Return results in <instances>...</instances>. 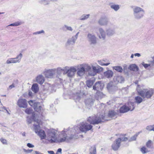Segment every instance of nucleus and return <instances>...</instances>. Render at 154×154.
<instances>
[{"label":"nucleus","mask_w":154,"mask_h":154,"mask_svg":"<svg viewBox=\"0 0 154 154\" xmlns=\"http://www.w3.org/2000/svg\"><path fill=\"white\" fill-rule=\"evenodd\" d=\"M71 130H64L61 131L57 137L56 134L57 131L52 129L49 131L47 135V140L51 143L54 142L62 143L65 141H68L73 138L77 139L78 136L75 135L74 132Z\"/></svg>","instance_id":"obj_1"},{"label":"nucleus","mask_w":154,"mask_h":154,"mask_svg":"<svg viewBox=\"0 0 154 154\" xmlns=\"http://www.w3.org/2000/svg\"><path fill=\"white\" fill-rule=\"evenodd\" d=\"M92 128V126L90 124L86 122H83L80 123L79 127H75L72 128V130L76 135V134L80 133L81 132L86 133L87 131L91 130Z\"/></svg>","instance_id":"obj_2"},{"label":"nucleus","mask_w":154,"mask_h":154,"mask_svg":"<svg viewBox=\"0 0 154 154\" xmlns=\"http://www.w3.org/2000/svg\"><path fill=\"white\" fill-rule=\"evenodd\" d=\"M137 90L138 94L143 98H150L154 93V90L152 89H141L140 85H137Z\"/></svg>","instance_id":"obj_3"},{"label":"nucleus","mask_w":154,"mask_h":154,"mask_svg":"<svg viewBox=\"0 0 154 154\" xmlns=\"http://www.w3.org/2000/svg\"><path fill=\"white\" fill-rule=\"evenodd\" d=\"M105 114L101 115L97 114V116L89 117L87 121L90 124L96 125L99 124L104 121L107 120L105 118Z\"/></svg>","instance_id":"obj_4"},{"label":"nucleus","mask_w":154,"mask_h":154,"mask_svg":"<svg viewBox=\"0 0 154 154\" xmlns=\"http://www.w3.org/2000/svg\"><path fill=\"white\" fill-rule=\"evenodd\" d=\"M77 67V74L78 76L81 77L85 73V72H88L91 69V66L87 64L83 63L75 66Z\"/></svg>","instance_id":"obj_5"},{"label":"nucleus","mask_w":154,"mask_h":154,"mask_svg":"<svg viewBox=\"0 0 154 154\" xmlns=\"http://www.w3.org/2000/svg\"><path fill=\"white\" fill-rule=\"evenodd\" d=\"M144 13V10L140 7L135 6L133 8V14L135 19L141 18L143 16Z\"/></svg>","instance_id":"obj_6"},{"label":"nucleus","mask_w":154,"mask_h":154,"mask_svg":"<svg viewBox=\"0 0 154 154\" xmlns=\"http://www.w3.org/2000/svg\"><path fill=\"white\" fill-rule=\"evenodd\" d=\"M33 128L35 133L37 134L41 138V139H45L46 135L44 131L40 129V127L39 125L34 124Z\"/></svg>","instance_id":"obj_7"},{"label":"nucleus","mask_w":154,"mask_h":154,"mask_svg":"<svg viewBox=\"0 0 154 154\" xmlns=\"http://www.w3.org/2000/svg\"><path fill=\"white\" fill-rule=\"evenodd\" d=\"M23 56V54L21 53H20L17 55L16 57L9 58L7 60L6 63L10 64L19 63L20 62Z\"/></svg>","instance_id":"obj_8"},{"label":"nucleus","mask_w":154,"mask_h":154,"mask_svg":"<svg viewBox=\"0 0 154 154\" xmlns=\"http://www.w3.org/2000/svg\"><path fill=\"white\" fill-rule=\"evenodd\" d=\"M68 68L65 69V72H64V74H67V76L69 77H72L73 76L75 73L77 71V67L75 66H74L68 67L67 66Z\"/></svg>","instance_id":"obj_9"},{"label":"nucleus","mask_w":154,"mask_h":154,"mask_svg":"<svg viewBox=\"0 0 154 154\" xmlns=\"http://www.w3.org/2000/svg\"><path fill=\"white\" fill-rule=\"evenodd\" d=\"M87 38L88 41L91 45H94L97 43V38L94 34L88 33Z\"/></svg>","instance_id":"obj_10"},{"label":"nucleus","mask_w":154,"mask_h":154,"mask_svg":"<svg viewBox=\"0 0 154 154\" xmlns=\"http://www.w3.org/2000/svg\"><path fill=\"white\" fill-rule=\"evenodd\" d=\"M92 69L91 67V69L88 71V74L89 75L92 76H94L96 75L97 73H99L100 71L103 70V68L97 65L96 66H92Z\"/></svg>","instance_id":"obj_11"},{"label":"nucleus","mask_w":154,"mask_h":154,"mask_svg":"<svg viewBox=\"0 0 154 154\" xmlns=\"http://www.w3.org/2000/svg\"><path fill=\"white\" fill-rule=\"evenodd\" d=\"M109 27L106 29V35L108 37H111L114 35L116 32V26L113 24L110 23L108 25Z\"/></svg>","instance_id":"obj_12"},{"label":"nucleus","mask_w":154,"mask_h":154,"mask_svg":"<svg viewBox=\"0 0 154 154\" xmlns=\"http://www.w3.org/2000/svg\"><path fill=\"white\" fill-rule=\"evenodd\" d=\"M128 107L126 106H123L120 108L119 111L121 113H124L127 112L129 110L132 111L134 109L133 103H130L129 102L128 103Z\"/></svg>","instance_id":"obj_13"},{"label":"nucleus","mask_w":154,"mask_h":154,"mask_svg":"<svg viewBox=\"0 0 154 154\" xmlns=\"http://www.w3.org/2000/svg\"><path fill=\"white\" fill-rule=\"evenodd\" d=\"M55 69H45L44 72V74L45 77L52 79L54 77L55 75Z\"/></svg>","instance_id":"obj_14"},{"label":"nucleus","mask_w":154,"mask_h":154,"mask_svg":"<svg viewBox=\"0 0 154 154\" xmlns=\"http://www.w3.org/2000/svg\"><path fill=\"white\" fill-rule=\"evenodd\" d=\"M98 24L101 26H106L109 25V20L106 16H103L101 17L98 21Z\"/></svg>","instance_id":"obj_15"},{"label":"nucleus","mask_w":154,"mask_h":154,"mask_svg":"<svg viewBox=\"0 0 154 154\" xmlns=\"http://www.w3.org/2000/svg\"><path fill=\"white\" fill-rule=\"evenodd\" d=\"M17 105L21 108H26L27 107V103L25 99H20L17 102Z\"/></svg>","instance_id":"obj_16"},{"label":"nucleus","mask_w":154,"mask_h":154,"mask_svg":"<svg viewBox=\"0 0 154 154\" xmlns=\"http://www.w3.org/2000/svg\"><path fill=\"white\" fill-rule=\"evenodd\" d=\"M99 33L97 35L100 39L104 40L106 37V32L102 28H100L99 29Z\"/></svg>","instance_id":"obj_17"},{"label":"nucleus","mask_w":154,"mask_h":154,"mask_svg":"<svg viewBox=\"0 0 154 154\" xmlns=\"http://www.w3.org/2000/svg\"><path fill=\"white\" fill-rule=\"evenodd\" d=\"M148 63H145L144 62H142V65L145 69H150L154 68V57L153 58V61H148Z\"/></svg>","instance_id":"obj_18"},{"label":"nucleus","mask_w":154,"mask_h":154,"mask_svg":"<svg viewBox=\"0 0 154 154\" xmlns=\"http://www.w3.org/2000/svg\"><path fill=\"white\" fill-rule=\"evenodd\" d=\"M104 87V85L100 82H96L93 86V89L94 90L99 91L102 90Z\"/></svg>","instance_id":"obj_19"},{"label":"nucleus","mask_w":154,"mask_h":154,"mask_svg":"<svg viewBox=\"0 0 154 154\" xmlns=\"http://www.w3.org/2000/svg\"><path fill=\"white\" fill-rule=\"evenodd\" d=\"M94 102V100L91 96L89 98H87L85 100V105L88 108H89L92 106Z\"/></svg>","instance_id":"obj_20"},{"label":"nucleus","mask_w":154,"mask_h":154,"mask_svg":"<svg viewBox=\"0 0 154 154\" xmlns=\"http://www.w3.org/2000/svg\"><path fill=\"white\" fill-rule=\"evenodd\" d=\"M121 140L117 139L112 145V147L114 150H118L120 146Z\"/></svg>","instance_id":"obj_21"},{"label":"nucleus","mask_w":154,"mask_h":154,"mask_svg":"<svg viewBox=\"0 0 154 154\" xmlns=\"http://www.w3.org/2000/svg\"><path fill=\"white\" fill-rule=\"evenodd\" d=\"M35 115L33 113L32 114V116L31 117H29L28 116L27 117V121L29 124H30L31 123L32 120H33L35 122H36L38 123L37 125H39L40 124V121L38 119H35Z\"/></svg>","instance_id":"obj_22"},{"label":"nucleus","mask_w":154,"mask_h":154,"mask_svg":"<svg viewBox=\"0 0 154 154\" xmlns=\"http://www.w3.org/2000/svg\"><path fill=\"white\" fill-rule=\"evenodd\" d=\"M113 81L115 84H117L118 83H122L124 82V79L122 76H116L114 77Z\"/></svg>","instance_id":"obj_23"},{"label":"nucleus","mask_w":154,"mask_h":154,"mask_svg":"<svg viewBox=\"0 0 154 154\" xmlns=\"http://www.w3.org/2000/svg\"><path fill=\"white\" fill-rule=\"evenodd\" d=\"M44 87H45V89H46V88H48L47 89L48 92L50 93H53L55 91L56 88L53 85H51L50 84L48 83L45 84Z\"/></svg>","instance_id":"obj_24"},{"label":"nucleus","mask_w":154,"mask_h":154,"mask_svg":"<svg viewBox=\"0 0 154 154\" xmlns=\"http://www.w3.org/2000/svg\"><path fill=\"white\" fill-rule=\"evenodd\" d=\"M143 100V98L139 96H137L135 97L134 98L135 101L134 102H129L130 103H133L134 106V108L136 106V103L138 104H140L141 103Z\"/></svg>","instance_id":"obj_25"},{"label":"nucleus","mask_w":154,"mask_h":154,"mask_svg":"<svg viewBox=\"0 0 154 154\" xmlns=\"http://www.w3.org/2000/svg\"><path fill=\"white\" fill-rule=\"evenodd\" d=\"M77 39V38L75 37L74 36H72V37L69 38L68 39L66 43V45L67 46L74 44Z\"/></svg>","instance_id":"obj_26"},{"label":"nucleus","mask_w":154,"mask_h":154,"mask_svg":"<svg viewBox=\"0 0 154 154\" xmlns=\"http://www.w3.org/2000/svg\"><path fill=\"white\" fill-rule=\"evenodd\" d=\"M67 68H68L67 66H65L63 68L59 67L57 68H54V69H55V73L56 72L57 75H60L61 74L62 71L65 72V69H67Z\"/></svg>","instance_id":"obj_27"},{"label":"nucleus","mask_w":154,"mask_h":154,"mask_svg":"<svg viewBox=\"0 0 154 154\" xmlns=\"http://www.w3.org/2000/svg\"><path fill=\"white\" fill-rule=\"evenodd\" d=\"M36 82L40 84L43 83L45 81V78L43 76L39 75L37 76L36 78Z\"/></svg>","instance_id":"obj_28"},{"label":"nucleus","mask_w":154,"mask_h":154,"mask_svg":"<svg viewBox=\"0 0 154 154\" xmlns=\"http://www.w3.org/2000/svg\"><path fill=\"white\" fill-rule=\"evenodd\" d=\"M113 73L111 70H108L104 73V76L108 78L112 77L113 75Z\"/></svg>","instance_id":"obj_29"},{"label":"nucleus","mask_w":154,"mask_h":154,"mask_svg":"<svg viewBox=\"0 0 154 154\" xmlns=\"http://www.w3.org/2000/svg\"><path fill=\"white\" fill-rule=\"evenodd\" d=\"M31 89L35 93L37 92L39 90L38 84L36 83L33 84L32 86Z\"/></svg>","instance_id":"obj_30"},{"label":"nucleus","mask_w":154,"mask_h":154,"mask_svg":"<svg viewBox=\"0 0 154 154\" xmlns=\"http://www.w3.org/2000/svg\"><path fill=\"white\" fill-rule=\"evenodd\" d=\"M95 80L94 78L91 79L87 80L86 82L87 86L89 88L91 87L95 82Z\"/></svg>","instance_id":"obj_31"},{"label":"nucleus","mask_w":154,"mask_h":154,"mask_svg":"<svg viewBox=\"0 0 154 154\" xmlns=\"http://www.w3.org/2000/svg\"><path fill=\"white\" fill-rule=\"evenodd\" d=\"M83 94H84L81 92H80V93H76L74 95L73 97V99L77 100H79Z\"/></svg>","instance_id":"obj_32"},{"label":"nucleus","mask_w":154,"mask_h":154,"mask_svg":"<svg viewBox=\"0 0 154 154\" xmlns=\"http://www.w3.org/2000/svg\"><path fill=\"white\" fill-rule=\"evenodd\" d=\"M129 69L131 70L135 71L137 70L138 68L136 64H132L130 66Z\"/></svg>","instance_id":"obj_33"},{"label":"nucleus","mask_w":154,"mask_h":154,"mask_svg":"<svg viewBox=\"0 0 154 154\" xmlns=\"http://www.w3.org/2000/svg\"><path fill=\"white\" fill-rule=\"evenodd\" d=\"M117 114V113L114 111L111 110L109 111L108 116L109 117L112 118L114 117Z\"/></svg>","instance_id":"obj_34"},{"label":"nucleus","mask_w":154,"mask_h":154,"mask_svg":"<svg viewBox=\"0 0 154 154\" xmlns=\"http://www.w3.org/2000/svg\"><path fill=\"white\" fill-rule=\"evenodd\" d=\"M110 8L114 9L115 11H117L119 9V6L118 5H110Z\"/></svg>","instance_id":"obj_35"},{"label":"nucleus","mask_w":154,"mask_h":154,"mask_svg":"<svg viewBox=\"0 0 154 154\" xmlns=\"http://www.w3.org/2000/svg\"><path fill=\"white\" fill-rule=\"evenodd\" d=\"M90 152L91 154H96V147L95 146L91 147L90 149Z\"/></svg>","instance_id":"obj_36"},{"label":"nucleus","mask_w":154,"mask_h":154,"mask_svg":"<svg viewBox=\"0 0 154 154\" xmlns=\"http://www.w3.org/2000/svg\"><path fill=\"white\" fill-rule=\"evenodd\" d=\"M39 2L45 5H48L50 3V0H40L39 1Z\"/></svg>","instance_id":"obj_37"},{"label":"nucleus","mask_w":154,"mask_h":154,"mask_svg":"<svg viewBox=\"0 0 154 154\" xmlns=\"http://www.w3.org/2000/svg\"><path fill=\"white\" fill-rule=\"evenodd\" d=\"M90 16V14H83L82 15L80 18V20H85L88 18Z\"/></svg>","instance_id":"obj_38"},{"label":"nucleus","mask_w":154,"mask_h":154,"mask_svg":"<svg viewBox=\"0 0 154 154\" xmlns=\"http://www.w3.org/2000/svg\"><path fill=\"white\" fill-rule=\"evenodd\" d=\"M152 140H149L146 143V146L147 147L149 148H152Z\"/></svg>","instance_id":"obj_39"},{"label":"nucleus","mask_w":154,"mask_h":154,"mask_svg":"<svg viewBox=\"0 0 154 154\" xmlns=\"http://www.w3.org/2000/svg\"><path fill=\"white\" fill-rule=\"evenodd\" d=\"M97 95L98 96V99H101L105 96V95L102 92L99 91H97Z\"/></svg>","instance_id":"obj_40"},{"label":"nucleus","mask_w":154,"mask_h":154,"mask_svg":"<svg viewBox=\"0 0 154 154\" xmlns=\"http://www.w3.org/2000/svg\"><path fill=\"white\" fill-rule=\"evenodd\" d=\"M115 87L112 86V83H108L107 85V88L110 92H111V90L114 89Z\"/></svg>","instance_id":"obj_41"},{"label":"nucleus","mask_w":154,"mask_h":154,"mask_svg":"<svg viewBox=\"0 0 154 154\" xmlns=\"http://www.w3.org/2000/svg\"><path fill=\"white\" fill-rule=\"evenodd\" d=\"M113 68L116 71L119 72H122L123 70L122 68L120 66H114Z\"/></svg>","instance_id":"obj_42"},{"label":"nucleus","mask_w":154,"mask_h":154,"mask_svg":"<svg viewBox=\"0 0 154 154\" xmlns=\"http://www.w3.org/2000/svg\"><path fill=\"white\" fill-rule=\"evenodd\" d=\"M103 61L105 62V61L103 60V61L101 60H98V62L99 63V64L102 66H107L110 63L109 62L107 63H104L103 62Z\"/></svg>","instance_id":"obj_43"},{"label":"nucleus","mask_w":154,"mask_h":154,"mask_svg":"<svg viewBox=\"0 0 154 154\" xmlns=\"http://www.w3.org/2000/svg\"><path fill=\"white\" fill-rule=\"evenodd\" d=\"M118 139H120L121 140V142L122 141H127L128 139L127 137H125V136L123 135H122L120 136V137L118 138Z\"/></svg>","instance_id":"obj_44"},{"label":"nucleus","mask_w":154,"mask_h":154,"mask_svg":"<svg viewBox=\"0 0 154 154\" xmlns=\"http://www.w3.org/2000/svg\"><path fill=\"white\" fill-rule=\"evenodd\" d=\"M139 134V133L137 134H136L135 135H134V136L131 137L130 139L129 140V141H133L135 140L136 139L137 137Z\"/></svg>","instance_id":"obj_45"},{"label":"nucleus","mask_w":154,"mask_h":154,"mask_svg":"<svg viewBox=\"0 0 154 154\" xmlns=\"http://www.w3.org/2000/svg\"><path fill=\"white\" fill-rule=\"evenodd\" d=\"M140 151L143 154H145L148 152V151L146 148L143 147L140 149Z\"/></svg>","instance_id":"obj_46"},{"label":"nucleus","mask_w":154,"mask_h":154,"mask_svg":"<svg viewBox=\"0 0 154 154\" xmlns=\"http://www.w3.org/2000/svg\"><path fill=\"white\" fill-rule=\"evenodd\" d=\"M25 112L26 113L29 114L32 112V110L31 108H27L25 109Z\"/></svg>","instance_id":"obj_47"},{"label":"nucleus","mask_w":154,"mask_h":154,"mask_svg":"<svg viewBox=\"0 0 154 154\" xmlns=\"http://www.w3.org/2000/svg\"><path fill=\"white\" fill-rule=\"evenodd\" d=\"M40 103L38 102H35L33 104V107L35 110H38V105H39Z\"/></svg>","instance_id":"obj_48"},{"label":"nucleus","mask_w":154,"mask_h":154,"mask_svg":"<svg viewBox=\"0 0 154 154\" xmlns=\"http://www.w3.org/2000/svg\"><path fill=\"white\" fill-rule=\"evenodd\" d=\"M63 28H66L67 30L72 31L73 30L72 28L70 26H68L66 25H65L63 26Z\"/></svg>","instance_id":"obj_49"},{"label":"nucleus","mask_w":154,"mask_h":154,"mask_svg":"<svg viewBox=\"0 0 154 154\" xmlns=\"http://www.w3.org/2000/svg\"><path fill=\"white\" fill-rule=\"evenodd\" d=\"M21 23L20 22H16L14 23L11 24L9 26H17L20 25Z\"/></svg>","instance_id":"obj_50"},{"label":"nucleus","mask_w":154,"mask_h":154,"mask_svg":"<svg viewBox=\"0 0 154 154\" xmlns=\"http://www.w3.org/2000/svg\"><path fill=\"white\" fill-rule=\"evenodd\" d=\"M45 31L43 30H41L40 31H38L37 32H34L33 33V35H37V34H44L45 33Z\"/></svg>","instance_id":"obj_51"},{"label":"nucleus","mask_w":154,"mask_h":154,"mask_svg":"<svg viewBox=\"0 0 154 154\" xmlns=\"http://www.w3.org/2000/svg\"><path fill=\"white\" fill-rule=\"evenodd\" d=\"M15 87V85L14 84H12L11 85H10L8 88V90H11L13 88H14Z\"/></svg>","instance_id":"obj_52"},{"label":"nucleus","mask_w":154,"mask_h":154,"mask_svg":"<svg viewBox=\"0 0 154 154\" xmlns=\"http://www.w3.org/2000/svg\"><path fill=\"white\" fill-rule=\"evenodd\" d=\"M23 151L24 152L27 153H29L31 152L33 150L32 149H23Z\"/></svg>","instance_id":"obj_53"},{"label":"nucleus","mask_w":154,"mask_h":154,"mask_svg":"<svg viewBox=\"0 0 154 154\" xmlns=\"http://www.w3.org/2000/svg\"><path fill=\"white\" fill-rule=\"evenodd\" d=\"M146 129L149 131H152V125H149L147 126Z\"/></svg>","instance_id":"obj_54"},{"label":"nucleus","mask_w":154,"mask_h":154,"mask_svg":"<svg viewBox=\"0 0 154 154\" xmlns=\"http://www.w3.org/2000/svg\"><path fill=\"white\" fill-rule=\"evenodd\" d=\"M0 140L1 142L3 144H6L7 143V141L6 140L4 139L3 138H1L0 139Z\"/></svg>","instance_id":"obj_55"},{"label":"nucleus","mask_w":154,"mask_h":154,"mask_svg":"<svg viewBox=\"0 0 154 154\" xmlns=\"http://www.w3.org/2000/svg\"><path fill=\"white\" fill-rule=\"evenodd\" d=\"M27 146L29 148H33L34 147V145L29 143L27 144Z\"/></svg>","instance_id":"obj_56"},{"label":"nucleus","mask_w":154,"mask_h":154,"mask_svg":"<svg viewBox=\"0 0 154 154\" xmlns=\"http://www.w3.org/2000/svg\"><path fill=\"white\" fill-rule=\"evenodd\" d=\"M28 103L31 106H33L34 103L32 101L30 100L28 102Z\"/></svg>","instance_id":"obj_57"},{"label":"nucleus","mask_w":154,"mask_h":154,"mask_svg":"<svg viewBox=\"0 0 154 154\" xmlns=\"http://www.w3.org/2000/svg\"><path fill=\"white\" fill-rule=\"evenodd\" d=\"M42 108V106H40V104L38 105V110H35L36 111L38 112L39 111L41 110Z\"/></svg>","instance_id":"obj_58"},{"label":"nucleus","mask_w":154,"mask_h":154,"mask_svg":"<svg viewBox=\"0 0 154 154\" xmlns=\"http://www.w3.org/2000/svg\"><path fill=\"white\" fill-rule=\"evenodd\" d=\"M134 56L135 57H139L141 56V55L140 53H137L134 54Z\"/></svg>","instance_id":"obj_59"},{"label":"nucleus","mask_w":154,"mask_h":154,"mask_svg":"<svg viewBox=\"0 0 154 154\" xmlns=\"http://www.w3.org/2000/svg\"><path fill=\"white\" fill-rule=\"evenodd\" d=\"M79 32H78L75 35H74V37H75L76 38H77V39L78 38V35L79 34Z\"/></svg>","instance_id":"obj_60"},{"label":"nucleus","mask_w":154,"mask_h":154,"mask_svg":"<svg viewBox=\"0 0 154 154\" xmlns=\"http://www.w3.org/2000/svg\"><path fill=\"white\" fill-rule=\"evenodd\" d=\"M57 152H60L61 154L62 153V149L61 148H59L58 149Z\"/></svg>","instance_id":"obj_61"},{"label":"nucleus","mask_w":154,"mask_h":154,"mask_svg":"<svg viewBox=\"0 0 154 154\" xmlns=\"http://www.w3.org/2000/svg\"><path fill=\"white\" fill-rule=\"evenodd\" d=\"M32 91H30L29 92V95L30 96H32Z\"/></svg>","instance_id":"obj_62"},{"label":"nucleus","mask_w":154,"mask_h":154,"mask_svg":"<svg viewBox=\"0 0 154 154\" xmlns=\"http://www.w3.org/2000/svg\"><path fill=\"white\" fill-rule=\"evenodd\" d=\"M152 131H154V125H152Z\"/></svg>","instance_id":"obj_63"},{"label":"nucleus","mask_w":154,"mask_h":154,"mask_svg":"<svg viewBox=\"0 0 154 154\" xmlns=\"http://www.w3.org/2000/svg\"><path fill=\"white\" fill-rule=\"evenodd\" d=\"M134 54H132L131 56V58H134Z\"/></svg>","instance_id":"obj_64"}]
</instances>
